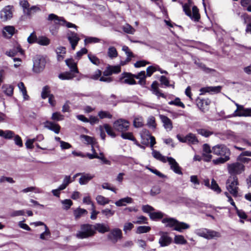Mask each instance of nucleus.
Returning <instances> with one entry per match:
<instances>
[{
  "mask_svg": "<svg viewBox=\"0 0 251 251\" xmlns=\"http://www.w3.org/2000/svg\"><path fill=\"white\" fill-rule=\"evenodd\" d=\"M66 65L70 68V72L73 73H79L77 68V64L73 59H67L65 60Z\"/></svg>",
  "mask_w": 251,
  "mask_h": 251,
  "instance_id": "obj_25",
  "label": "nucleus"
},
{
  "mask_svg": "<svg viewBox=\"0 0 251 251\" xmlns=\"http://www.w3.org/2000/svg\"><path fill=\"white\" fill-rule=\"evenodd\" d=\"M159 117L161 122L163 123V126L164 128L167 131L172 130L173 128V126L171 120L165 115L162 114H160Z\"/></svg>",
  "mask_w": 251,
  "mask_h": 251,
  "instance_id": "obj_17",
  "label": "nucleus"
},
{
  "mask_svg": "<svg viewBox=\"0 0 251 251\" xmlns=\"http://www.w3.org/2000/svg\"><path fill=\"white\" fill-rule=\"evenodd\" d=\"M38 38L34 32L31 33L29 36L27 38V42L29 44H32L35 42H37Z\"/></svg>",
  "mask_w": 251,
  "mask_h": 251,
  "instance_id": "obj_61",
  "label": "nucleus"
},
{
  "mask_svg": "<svg viewBox=\"0 0 251 251\" xmlns=\"http://www.w3.org/2000/svg\"><path fill=\"white\" fill-rule=\"evenodd\" d=\"M137 221H134L133 223L136 224H148L147 218L144 216H141L137 218Z\"/></svg>",
  "mask_w": 251,
  "mask_h": 251,
  "instance_id": "obj_55",
  "label": "nucleus"
},
{
  "mask_svg": "<svg viewBox=\"0 0 251 251\" xmlns=\"http://www.w3.org/2000/svg\"><path fill=\"white\" fill-rule=\"evenodd\" d=\"M101 213L107 218L112 216L115 214V211L106 208L101 210Z\"/></svg>",
  "mask_w": 251,
  "mask_h": 251,
  "instance_id": "obj_60",
  "label": "nucleus"
},
{
  "mask_svg": "<svg viewBox=\"0 0 251 251\" xmlns=\"http://www.w3.org/2000/svg\"><path fill=\"white\" fill-rule=\"evenodd\" d=\"M22 49L19 46L14 47L13 49L5 52V54L10 57H13L16 55L18 52H21Z\"/></svg>",
  "mask_w": 251,
  "mask_h": 251,
  "instance_id": "obj_36",
  "label": "nucleus"
},
{
  "mask_svg": "<svg viewBox=\"0 0 251 251\" xmlns=\"http://www.w3.org/2000/svg\"><path fill=\"white\" fill-rule=\"evenodd\" d=\"M194 233L198 236L206 239H211L215 237H220V233L205 228L197 229L195 230Z\"/></svg>",
  "mask_w": 251,
  "mask_h": 251,
  "instance_id": "obj_7",
  "label": "nucleus"
},
{
  "mask_svg": "<svg viewBox=\"0 0 251 251\" xmlns=\"http://www.w3.org/2000/svg\"><path fill=\"white\" fill-rule=\"evenodd\" d=\"M98 116L101 119L104 118L111 119L112 118V115L107 111H100L98 113Z\"/></svg>",
  "mask_w": 251,
  "mask_h": 251,
  "instance_id": "obj_49",
  "label": "nucleus"
},
{
  "mask_svg": "<svg viewBox=\"0 0 251 251\" xmlns=\"http://www.w3.org/2000/svg\"><path fill=\"white\" fill-rule=\"evenodd\" d=\"M151 91H152V94L156 95L158 98L159 97L166 98L165 95L163 93H161L158 88V83L157 81H154L152 82L151 85Z\"/></svg>",
  "mask_w": 251,
  "mask_h": 251,
  "instance_id": "obj_23",
  "label": "nucleus"
},
{
  "mask_svg": "<svg viewBox=\"0 0 251 251\" xmlns=\"http://www.w3.org/2000/svg\"><path fill=\"white\" fill-rule=\"evenodd\" d=\"M103 127L108 135L112 138H115L116 136V134L114 133L113 129L109 125L104 124Z\"/></svg>",
  "mask_w": 251,
  "mask_h": 251,
  "instance_id": "obj_48",
  "label": "nucleus"
},
{
  "mask_svg": "<svg viewBox=\"0 0 251 251\" xmlns=\"http://www.w3.org/2000/svg\"><path fill=\"white\" fill-rule=\"evenodd\" d=\"M191 1L189 0L188 3H185L183 5V11L186 15L191 18V19L195 21H198L200 18V15L199 13V10L196 6L192 7V13L190 10V6Z\"/></svg>",
  "mask_w": 251,
  "mask_h": 251,
  "instance_id": "obj_8",
  "label": "nucleus"
},
{
  "mask_svg": "<svg viewBox=\"0 0 251 251\" xmlns=\"http://www.w3.org/2000/svg\"><path fill=\"white\" fill-rule=\"evenodd\" d=\"M18 87L20 92L22 93L24 99L27 100L29 99V96L27 94V91L25 87L23 82H20L18 84Z\"/></svg>",
  "mask_w": 251,
  "mask_h": 251,
  "instance_id": "obj_35",
  "label": "nucleus"
},
{
  "mask_svg": "<svg viewBox=\"0 0 251 251\" xmlns=\"http://www.w3.org/2000/svg\"><path fill=\"white\" fill-rule=\"evenodd\" d=\"M121 72V66H109L103 72V75L105 76H109L112 74H118Z\"/></svg>",
  "mask_w": 251,
  "mask_h": 251,
  "instance_id": "obj_19",
  "label": "nucleus"
},
{
  "mask_svg": "<svg viewBox=\"0 0 251 251\" xmlns=\"http://www.w3.org/2000/svg\"><path fill=\"white\" fill-rule=\"evenodd\" d=\"M129 123L124 119H120L114 122L113 127L114 129L122 133L126 131L128 129Z\"/></svg>",
  "mask_w": 251,
  "mask_h": 251,
  "instance_id": "obj_10",
  "label": "nucleus"
},
{
  "mask_svg": "<svg viewBox=\"0 0 251 251\" xmlns=\"http://www.w3.org/2000/svg\"><path fill=\"white\" fill-rule=\"evenodd\" d=\"M174 242L176 244L184 245L187 243L186 240L181 235H176L174 238Z\"/></svg>",
  "mask_w": 251,
  "mask_h": 251,
  "instance_id": "obj_41",
  "label": "nucleus"
},
{
  "mask_svg": "<svg viewBox=\"0 0 251 251\" xmlns=\"http://www.w3.org/2000/svg\"><path fill=\"white\" fill-rule=\"evenodd\" d=\"M227 169L231 176H235L242 173L244 171V166L239 162H235L228 164Z\"/></svg>",
  "mask_w": 251,
  "mask_h": 251,
  "instance_id": "obj_11",
  "label": "nucleus"
},
{
  "mask_svg": "<svg viewBox=\"0 0 251 251\" xmlns=\"http://www.w3.org/2000/svg\"><path fill=\"white\" fill-rule=\"evenodd\" d=\"M109 231L110 232L107 235V238L114 244L117 243L123 237L122 231L120 228H115Z\"/></svg>",
  "mask_w": 251,
  "mask_h": 251,
  "instance_id": "obj_12",
  "label": "nucleus"
},
{
  "mask_svg": "<svg viewBox=\"0 0 251 251\" xmlns=\"http://www.w3.org/2000/svg\"><path fill=\"white\" fill-rule=\"evenodd\" d=\"M50 232L46 225H45V231L40 234V238L42 240H46L47 238L46 237L50 236Z\"/></svg>",
  "mask_w": 251,
  "mask_h": 251,
  "instance_id": "obj_56",
  "label": "nucleus"
},
{
  "mask_svg": "<svg viewBox=\"0 0 251 251\" xmlns=\"http://www.w3.org/2000/svg\"><path fill=\"white\" fill-rule=\"evenodd\" d=\"M94 231L96 232L97 230L101 233H104L110 230L108 226H106L103 224L98 223L93 225Z\"/></svg>",
  "mask_w": 251,
  "mask_h": 251,
  "instance_id": "obj_26",
  "label": "nucleus"
},
{
  "mask_svg": "<svg viewBox=\"0 0 251 251\" xmlns=\"http://www.w3.org/2000/svg\"><path fill=\"white\" fill-rule=\"evenodd\" d=\"M19 4L22 8L24 14L29 18H31L35 13L41 11L39 5H33L30 7V4L26 0H21Z\"/></svg>",
  "mask_w": 251,
  "mask_h": 251,
  "instance_id": "obj_4",
  "label": "nucleus"
},
{
  "mask_svg": "<svg viewBox=\"0 0 251 251\" xmlns=\"http://www.w3.org/2000/svg\"><path fill=\"white\" fill-rule=\"evenodd\" d=\"M123 29L126 33L131 34H133L135 31V29L129 24L124 25Z\"/></svg>",
  "mask_w": 251,
  "mask_h": 251,
  "instance_id": "obj_50",
  "label": "nucleus"
},
{
  "mask_svg": "<svg viewBox=\"0 0 251 251\" xmlns=\"http://www.w3.org/2000/svg\"><path fill=\"white\" fill-rule=\"evenodd\" d=\"M33 72L36 74L42 72L45 68L46 60L45 58L41 55H36L33 59Z\"/></svg>",
  "mask_w": 251,
  "mask_h": 251,
  "instance_id": "obj_6",
  "label": "nucleus"
},
{
  "mask_svg": "<svg viewBox=\"0 0 251 251\" xmlns=\"http://www.w3.org/2000/svg\"><path fill=\"white\" fill-rule=\"evenodd\" d=\"M190 181L194 184L193 188L195 189H198V186L200 185V181L198 178L197 176H190Z\"/></svg>",
  "mask_w": 251,
  "mask_h": 251,
  "instance_id": "obj_57",
  "label": "nucleus"
},
{
  "mask_svg": "<svg viewBox=\"0 0 251 251\" xmlns=\"http://www.w3.org/2000/svg\"><path fill=\"white\" fill-rule=\"evenodd\" d=\"M87 211L86 210L82 208H77L74 211V215L75 219H77L83 215L86 214Z\"/></svg>",
  "mask_w": 251,
  "mask_h": 251,
  "instance_id": "obj_43",
  "label": "nucleus"
},
{
  "mask_svg": "<svg viewBox=\"0 0 251 251\" xmlns=\"http://www.w3.org/2000/svg\"><path fill=\"white\" fill-rule=\"evenodd\" d=\"M81 138L84 140L86 143L91 146H94L96 144V141L93 137L86 135H82Z\"/></svg>",
  "mask_w": 251,
  "mask_h": 251,
  "instance_id": "obj_40",
  "label": "nucleus"
},
{
  "mask_svg": "<svg viewBox=\"0 0 251 251\" xmlns=\"http://www.w3.org/2000/svg\"><path fill=\"white\" fill-rule=\"evenodd\" d=\"M47 20L50 22V24H52L49 27L50 31L52 34L56 33L60 25H62V23H66L65 20L63 17H58L53 13L50 14L48 15Z\"/></svg>",
  "mask_w": 251,
  "mask_h": 251,
  "instance_id": "obj_2",
  "label": "nucleus"
},
{
  "mask_svg": "<svg viewBox=\"0 0 251 251\" xmlns=\"http://www.w3.org/2000/svg\"><path fill=\"white\" fill-rule=\"evenodd\" d=\"M210 188L217 193H219L221 191L220 188L214 179H212L211 184Z\"/></svg>",
  "mask_w": 251,
  "mask_h": 251,
  "instance_id": "obj_54",
  "label": "nucleus"
},
{
  "mask_svg": "<svg viewBox=\"0 0 251 251\" xmlns=\"http://www.w3.org/2000/svg\"><path fill=\"white\" fill-rule=\"evenodd\" d=\"M221 86H207L200 89V95H204L206 93L210 94H216L219 93L221 90Z\"/></svg>",
  "mask_w": 251,
  "mask_h": 251,
  "instance_id": "obj_18",
  "label": "nucleus"
},
{
  "mask_svg": "<svg viewBox=\"0 0 251 251\" xmlns=\"http://www.w3.org/2000/svg\"><path fill=\"white\" fill-rule=\"evenodd\" d=\"M95 176L91 174L81 173V177L79 179L80 185L86 184L89 181L94 177Z\"/></svg>",
  "mask_w": 251,
  "mask_h": 251,
  "instance_id": "obj_24",
  "label": "nucleus"
},
{
  "mask_svg": "<svg viewBox=\"0 0 251 251\" xmlns=\"http://www.w3.org/2000/svg\"><path fill=\"white\" fill-rule=\"evenodd\" d=\"M37 43L41 46H48L50 43V40L46 36H39Z\"/></svg>",
  "mask_w": 251,
  "mask_h": 251,
  "instance_id": "obj_37",
  "label": "nucleus"
},
{
  "mask_svg": "<svg viewBox=\"0 0 251 251\" xmlns=\"http://www.w3.org/2000/svg\"><path fill=\"white\" fill-rule=\"evenodd\" d=\"M132 202V199L127 197L126 198H124L119 200V201H116L115 204L117 206H125L126 205V203H131Z\"/></svg>",
  "mask_w": 251,
  "mask_h": 251,
  "instance_id": "obj_33",
  "label": "nucleus"
},
{
  "mask_svg": "<svg viewBox=\"0 0 251 251\" xmlns=\"http://www.w3.org/2000/svg\"><path fill=\"white\" fill-rule=\"evenodd\" d=\"M107 54L110 58L116 57L118 56V52L116 48L114 47H109L108 50Z\"/></svg>",
  "mask_w": 251,
  "mask_h": 251,
  "instance_id": "obj_44",
  "label": "nucleus"
},
{
  "mask_svg": "<svg viewBox=\"0 0 251 251\" xmlns=\"http://www.w3.org/2000/svg\"><path fill=\"white\" fill-rule=\"evenodd\" d=\"M213 153L220 157L213 159L212 162L215 165L224 164L230 160L231 151L225 144H217L213 147Z\"/></svg>",
  "mask_w": 251,
  "mask_h": 251,
  "instance_id": "obj_1",
  "label": "nucleus"
},
{
  "mask_svg": "<svg viewBox=\"0 0 251 251\" xmlns=\"http://www.w3.org/2000/svg\"><path fill=\"white\" fill-rule=\"evenodd\" d=\"M133 125L135 127H140L143 125V120L142 117L135 118L133 122Z\"/></svg>",
  "mask_w": 251,
  "mask_h": 251,
  "instance_id": "obj_59",
  "label": "nucleus"
},
{
  "mask_svg": "<svg viewBox=\"0 0 251 251\" xmlns=\"http://www.w3.org/2000/svg\"><path fill=\"white\" fill-rule=\"evenodd\" d=\"M160 191L161 190L160 187L158 186H155L151 188L150 194L152 196H155L159 194L160 193Z\"/></svg>",
  "mask_w": 251,
  "mask_h": 251,
  "instance_id": "obj_64",
  "label": "nucleus"
},
{
  "mask_svg": "<svg viewBox=\"0 0 251 251\" xmlns=\"http://www.w3.org/2000/svg\"><path fill=\"white\" fill-rule=\"evenodd\" d=\"M151 153L153 157L156 159L159 160L163 163L167 162V157L163 155L159 151L152 149Z\"/></svg>",
  "mask_w": 251,
  "mask_h": 251,
  "instance_id": "obj_29",
  "label": "nucleus"
},
{
  "mask_svg": "<svg viewBox=\"0 0 251 251\" xmlns=\"http://www.w3.org/2000/svg\"><path fill=\"white\" fill-rule=\"evenodd\" d=\"M177 222V221L176 220L172 218H164L162 221V222L163 224H166L165 226L166 227L174 228L176 227Z\"/></svg>",
  "mask_w": 251,
  "mask_h": 251,
  "instance_id": "obj_28",
  "label": "nucleus"
},
{
  "mask_svg": "<svg viewBox=\"0 0 251 251\" xmlns=\"http://www.w3.org/2000/svg\"><path fill=\"white\" fill-rule=\"evenodd\" d=\"M238 182L236 176H231L226 181V187L233 197H236L238 193Z\"/></svg>",
  "mask_w": 251,
  "mask_h": 251,
  "instance_id": "obj_5",
  "label": "nucleus"
},
{
  "mask_svg": "<svg viewBox=\"0 0 251 251\" xmlns=\"http://www.w3.org/2000/svg\"><path fill=\"white\" fill-rule=\"evenodd\" d=\"M51 120L56 121H62L64 119V116L61 114L60 112H56L52 113Z\"/></svg>",
  "mask_w": 251,
  "mask_h": 251,
  "instance_id": "obj_46",
  "label": "nucleus"
},
{
  "mask_svg": "<svg viewBox=\"0 0 251 251\" xmlns=\"http://www.w3.org/2000/svg\"><path fill=\"white\" fill-rule=\"evenodd\" d=\"M13 7L7 5L3 8L0 11V19L2 22H6L10 20L13 17Z\"/></svg>",
  "mask_w": 251,
  "mask_h": 251,
  "instance_id": "obj_9",
  "label": "nucleus"
},
{
  "mask_svg": "<svg viewBox=\"0 0 251 251\" xmlns=\"http://www.w3.org/2000/svg\"><path fill=\"white\" fill-rule=\"evenodd\" d=\"M15 28L13 26H5L3 29L2 34L4 37L10 38L15 33Z\"/></svg>",
  "mask_w": 251,
  "mask_h": 251,
  "instance_id": "obj_22",
  "label": "nucleus"
},
{
  "mask_svg": "<svg viewBox=\"0 0 251 251\" xmlns=\"http://www.w3.org/2000/svg\"><path fill=\"white\" fill-rule=\"evenodd\" d=\"M196 103L200 110L205 112L208 110V106L211 103V100L209 99H202L198 98L196 100Z\"/></svg>",
  "mask_w": 251,
  "mask_h": 251,
  "instance_id": "obj_16",
  "label": "nucleus"
},
{
  "mask_svg": "<svg viewBox=\"0 0 251 251\" xmlns=\"http://www.w3.org/2000/svg\"><path fill=\"white\" fill-rule=\"evenodd\" d=\"M158 234L160 236L158 243L161 247L168 246L172 243V238L169 235L168 232L160 231Z\"/></svg>",
  "mask_w": 251,
  "mask_h": 251,
  "instance_id": "obj_13",
  "label": "nucleus"
},
{
  "mask_svg": "<svg viewBox=\"0 0 251 251\" xmlns=\"http://www.w3.org/2000/svg\"><path fill=\"white\" fill-rule=\"evenodd\" d=\"M150 217L152 220L161 219L163 217V214L161 212H154L150 213Z\"/></svg>",
  "mask_w": 251,
  "mask_h": 251,
  "instance_id": "obj_53",
  "label": "nucleus"
},
{
  "mask_svg": "<svg viewBox=\"0 0 251 251\" xmlns=\"http://www.w3.org/2000/svg\"><path fill=\"white\" fill-rule=\"evenodd\" d=\"M235 116L239 117H248L251 116V108H246L244 111L238 112L235 114Z\"/></svg>",
  "mask_w": 251,
  "mask_h": 251,
  "instance_id": "obj_47",
  "label": "nucleus"
},
{
  "mask_svg": "<svg viewBox=\"0 0 251 251\" xmlns=\"http://www.w3.org/2000/svg\"><path fill=\"white\" fill-rule=\"evenodd\" d=\"M14 135V132L11 130H7L4 131L0 129V136L3 137L4 139H11Z\"/></svg>",
  "mask_w": 251,
  "mask_h": 251,
  "instance_id": "obj_32",
  "label": "nucleus"
},
{
  "mask_svg": "<svg viewBox=\"0 0 251 251\" xmlns=\"http://www.w3.org/2000/svg\"><path fill=\"white\" fill-rule=\"evenodd\" d=\"M126 76H132L136 79H141V78H146L147 75H146V73L145 71H141L139 73L136 75L132 74L131 73H126L125 74Z\"/></svg>",
  "mask_w": 251,
  "mask_h": 251,
  "instance_id": "obj_38",
  "label": "nucleus"
},
{
  "mask_svg": "<svg viewBox=\"0 0 251 251\" xmlns=\"http://www.w3.org/2000/svg\"><path fill=\"white\" fill-rule=\"evenodd\" d=\"M121 137L122 138L124 139H128L129 140H131L133 141L136 142V139L133 136V134L131 132H123L121 134Z\"/></svg>",
  "mask_w": 251,
  "mask_h": 251,
  "instance_id": "obj_51",
  "label": "nucleus"
},
{
  "mask_svg": "<svg viewBox=\"0 0 251 251\" xmlns=\"http://www.w3.org/2000/svg\"><path fill=\"white\" fill-rule=\"evenodd\" d=\"M167 162H168L170 168L176 174L182 175L180 167L176 160L172 157H167Z\"/></svg>",
  "mask_w": 251,
  "mask_h": 251,
  "instance_id": "obj_15",
  "label": "nucleus"
},
{
  "mask_svg": "<svg viewBox=\"0 0 251 251\" xmlns=\"http://www.w3.org/2000/svg\"><path fill=\"white\" fill-rule=\"evenodd\" d=\"M190 227V226L184 222H180L177 221L176 227L174 228V229L179 231L180 232H182L183 229H188Z\"/></svg>",
  "mask_w": 251,
  "mask_h": 251,
  "instance_id": "obj_30",
  "label": "nucleus"
},
{
  "mask_svg": "<svg viewBox=\"0 0 251 251\" xmlns=\"http://www.w3.org/2000/svg\"><path fill=\"white\" fill-rule=\"evenodd\" d=\"M157 70V66H150L147 68V76H151L152 74Z\"/></svg>",
  "mask_w": 251,
  "mask_h": 251,
  "instance_id": "obj_63",
  "label": "nucleus"
},
{
  "mask_svg": "<svg viewBox=\"0 0 251 251\" xmlns=\"http://www.w3.org/2000/svg\"><path fill=\"white\" fill-rule=\"evenodd\" d=\"M96 232L94 231L93 225L88 224L80 225V230L76 233V237L78 239H85L94 236Z\"/></svg>",
  "mask_w": 251,
  "mask_h": 251,
  "instance_id": "obj_3",
  "label": "nucleus"
},
{
  "mask_svg": "<svg viewBox=\"0 0 251 251\" xmlns=\"http://www.w3.org/2000/svg\"><path fill=\"white\" fill-rule=\"evenodd\" d=\"M176 137L178 140L182 143H187L189 144H195L198 142L197 137L192 133H189L185 136H182L178 134Z\"/></svg>",
  "mask_w": 251,
  "mask_h": 251,
  "instance_id": "obj_14",
  "label": "nucleus"
},
{
  "mask_svg": "<svg viewBox=\"0 0 251 251\" xmlns=\"http://www.w3.org/2000/svg\"><path fill=\"white\" fill-rule=\"evenodd\" d=\"M151 228L149 226H139L137 228L136 233L141 234L148 232L150 231Z\"/></svg>",
  "mask_w": 251,
  "mask_h": 251,
  "instance_id": "obj_45",
  "label": "nucleus"
},
{
  "mask_svg": "<svg viewBox=\"0 0 251 251\" xmlns=\"http://www.w3.org/2000/svg\"><path fill=\"white\" fill-rule=\"evenodd\" d=\"M195 63L198 66V67L201 68L202 71H203L204 72H205L206 73H210V72L214 71L213 70H212L211 69L206 67L204 64H203V63H202L201 62H197V61H195Z\"/></svg>",
  "mask_w": 251,
  "mask_h": 251,
  "instance_id": "obj_52",
  "label": "nucleus"
},
{
  "mask_svg": "<svg viewBox=\"0 0 251 251\" xmlns=\"http://www.w3.org/2000/svg\"><path fill=\"white\" fill-rule=\"evenodd\" d=\"M50 88L48 86H45L43 88L41 97L43 99H45L47 97H49L50 95L49 94L50 93Z\"/></svg>",
  "mask_w": 251,
  "mask_h": 251,
  "instance_id": "obj_58",
  "label": "nucleus"
},
{
  "mask_svg": "<svg viewBox=\"0 0 251 251\" xmlns=\"http://www.w3.org/2000/svg\"><path fill=\"white\" fill-rule=\"evenodd\" d=\"M127 73H124L123 74V76L120 78V81L122 83L128 84L129 85H134L136 84V81L134 79V77L132 76H126L125 74Z\"/></svg>",
  "mask_w": 251,
  "mask_h": 251,
  "instance_id": "obj_27",
  "label": "nucleus"
},
{
  "mask_svg": "<svg viewBox=\"0 0 251 251\" xmlns=\"http://www.w3.org/2000/svg\"><path fill=\"white\" fill-rule=\"evenodd\" d=\"M197 132L199 134L205 137H208L213 134V132L212 131H211L205 128L198 129Z\"/></svg>",
  "mask_w": 251,
  "mask_h": 251,
  "instance_id": "obj_42",
  "label": "nucleus"
},
{
  "mask_svg": "<svg viewBox=\"0 0 251 251\" xmlns=\"http://www.w3.org/2000/svg\"><path fill=\"white\" fill-rule=\"evenodd\" d=\"M2 89L3 92L8 96L11 97L13 94L14 87L11 85L4 84L2 86Z\"/></svg>",
  "mask_w": 251,
  "mask_h": 251,
  "instance_id": "obj_34",
  "label": "nucleus"
},
{
  "mask_svg": "<svg viewBox=\"0 0 251 251\" xmlns=\"http://www.w3.org/2000/svg\"><path fill=\"white\" fill-rule=\"evenodd\" d=\"M45 127L53 131L56 134L59 133L60 130V126L58 124L50 121H46L45 123Z\"/></svg>",
  "mask_w": 251,
  "mask_h": 251,
  "instance_id": "obj_20",
  "label": "nucleus"
},
{
  "mask_svg": "<svg viewBox=\"0 0 251 251\" xmlns=\"http://www.w3.org/2000/svg\"><path fill=\"white\" fill-rule=\"evenodd\" d=\"M88 57L90 61L95 65H99L100 64V60L96 56L89 54Z\"/></svg>",
  "mask_w": 251,
  "mask_h": 251,
  "instance_id": "obj_62",
  "label": "nucleus"
},
{
  "mask_svg": "<svg viewBox=\"0 0 251 251\" xmlns=\"http://www.w3.org/2000/svg\"><path fill=\"white\" fill-rule=\"evenodd\" d=\"M96 200L98 203L101 205H104L106 204H108L110 201V200L108 198H106L101 195L97 196Z\"/></svg>",
  "mask_w": 251,
  "mask_h": 251,
  "instance_id": "obj_39",
  "label": "nucleus"
},
{
  "mask_svg": "<svg viewBox=\"0 0 251 251\" xmlns=\"http://www.w3.org/2000/svg\"><path fill=\"white\" fill-rule=\"evenodd\" d=\"M75 76L74 73L71 72H66L59 75L58 77L62 80H71Z\"/></svg>",
  "mask_w": 251,
  "mask_h": 251,
  "instance_id": "obj_31",
  "label": "nucleus"
},
{
  "mask_svg": "<svg viewBox=\"0 0 251 251\" xmlns=\"http://www.w3.org/2000/svg\"><path fill=\"white\" fill-rule=\"evenodd\" d=\"M68 39L71 44L72 49L74 50L80 39L77 36L76 33L71 32L70 34H68Z\"/></svg>",
  "mask_w": 251,
  "mask_h": 251,
  "instance_id": "obj_21",
  "label": "nucleus"
}]
</instances>
